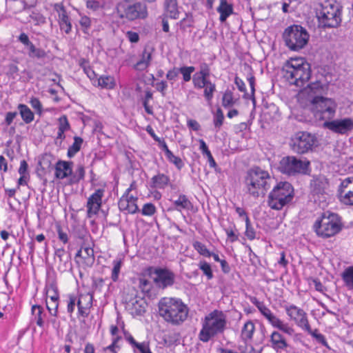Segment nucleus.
<instances>
[{
    "mask_svg": "<svg viewBox=\"0 0 353 353\" xmlns=\"http://www.w3.org/2000/svg\"><path fill=\"white\" fill-rule=\"evenodd\" d=\"M323 90L322 83L317 81L308 84L303 92L307 94L308 100L314 106L316 117L329 119L334 117L337 105L333 99L321 96Z\"/></svg>",
    "mask_w": 353,
    "mask_h": 353,
    "instance_id": "1",
    "label": "nucleus"
},
{
    "mask_svg": "<svg viewBox=\"0 0 353 353\" xmlns=\"http://www.w3.org/2000/svg\"><path fill=\"white\" fill-rule=\"evenodd\" d=\"M283 78L290 84L303 87L311 77V65L303 58H291L284 63Z\"/></svg>",
    "mask_w": 353,
    "mask_h": 353,
    "instance_id": "2",
    "label": "nucleus"
},
{
    "mask_svg": "<svg viewBox=\"0 0 353 353\" xmlns=\"http://www.w3.org/2000/svg\"><path fill=\"white\" fill-rule=\"evenodd\" d=\"M272 181L273 179L267 171L254 167L248 171L244 179L246 192L254 198L264 196Z\"/></svg>",
    "mask_w": 353,
    "mask_h": 353,
    "instance_id": "3",
    "label": "nucleus"
},
{
    "mask_svg": "<svg viewBox=\"0 0 353 353\" xmlns=\"http://www.w3.org/2000/svg\"><path fill=\"white\" fill-rule=\"evenodd\" d=\"M158 306L159 315L168 323L177 325L187 319L188 308L181 299L164 297Z\"/></svg>",
    "mask_w": 353,
    "mask_h": 353,
    "instance_id": "4",
    "label": "nucleus"
},
{
    "mask_svg": "<svg viewBox=\"0 0 353 353\" xmlns=\"http://www.w3.org/2000/svg\"><path fill=\"white\" fill-rule=\"evenodd\" d=\"M343 228L341 217L336 213L329 211L323 213L313 225L318 236L327 239L339 233Z\"/></svg>",
    "mask_w": 353,
    "mask_h": 353,
    "instance_id": "5",
    "label": "nucleus"
},
{
    "mask_svg": "<svg viewBox=\"0 0 353 353\" xmlns=\"http://www.w3.org/2000/svg\"><path fill=\"white\" fill-rule=\"evenodd\" d=\"M342 10L343 6L336 1L321 5L316 12L319 26L323 29L339 28L342 22Z\"/></svg>",
    "mask_w": 353,
    "mask_h": 353,
    "instance_id": "6",
    "label": "nucleus"
},
{
    "mask_svg": "<svg viewBox=\"0 0 353 353\" xmlns=\"http://www.w3.org/2000/svg\"><path fill=\"white\" fill-rule=\"evenodd\" d=\"M226 325V317L222 311L214 310L205 318L200 331V341L208 342L219 333H222Z\"/></svg>",
    "mask_w": 353,
    "mask_h": 353,
    "instance_id": "7",
    "label": "nucleus"
},
{
    "mask_svg": "<svg viewBox=\"0 0 353 353\" xmlns=\"http://www.w3.org/2000/svg\"><path fill=\"white\" fill-rule=\"evenodd\" d=\"M294 198V188L287 181H280L274 186L268 195V205L273 210H281L290 203Z\"/></svg>",
    "mask_w": 353,
    "mask_h": 353,
    "instance_id": "8",
    "label": "nucleus"
},
{
    "mask_svg": "<svg viewBox=\"0 0 353 353\" xmlns=\"http://www.w3.org/2000/svg\"><path fill=\"white\" fill-rule=\"evenodd\" d=\"M285 46L291 50L299 51L308 43L310 34L301 25H292L286 28L283 33Z\"/></svg>",
    "mask_w": 353,
    "mask_h": 353,
    "instance_id": "9",
    "label": "nucleus"
},
{
    "mask_svg": "<svg viewBox=\"0 0 353 353\" xmlns=\"http://www.w3.org/2000/svg\"><path fill=\"white\" fill-rule=\"evenodd\" d=\"M310 162L302 160L295 156H286L283 157L278 165V170L282 174L288 176H296L307 174L310 171Z\"/></svg>",
    "mask_w": 353,
    "mask_h": 353,
    "instance_id": "10",
    "label": "nucleus"
},
{
    "mask_svg": "<svg viewBox=\"0 0 353 353\" xmlns=\"http://www.w3.org/2000/svg\"><path fill=\"white\" fill-rule=\"evenodd\" d=\"M290 146L295 153L304 154L312 152L318 146V139L314 134L300 131L292 137Z\"/></svg>",
    "mask_w": 353,
    "mask_h": 353,
    "instance_id": "11",
    "label": "nucleus"
},
{
    "mask_svg": "<svg viewBox=\"0 0 353 353\" xmlns=\"http://www.w3.org/2000/svg\"><path fill=\"white\" fill-rule=\"evenodd\" d=\"M126 3L120 6L122 10L117 8V13L120 19L133 21L148 17V7L145 2L137 0Z\"/></svg>",
    "mask_w": 353,
    "mask_h": 353,
    "instance_id": "12",
    "label": "nucleus"
},
{
    "mask_svg": "<svg viewBox=\"0 0 353 353\" xmlns=\"http://www.w3.org/2000/svg\"><path fill=\"white\" fill-rule=\"evenodd\" d=\"M145 274L161 289L172 286L176 279L175 274L167 268L149 266L145 269Z\"/></svg>",
    "mask_w": 353,
    "mask_h": 353,
    "instance_id": "13",
    "label": "nucleus"
},
{
    "mask_svg": "<svg viewBox=\"0 0 353 353\" xmlns=\"http://www.w3.org/2000/svg\"><path fill=\"white\" fill-rule=\"evenodd\" d=\"M252 303L274 327L278 328L279 330L290 336L294 334V329L276 317L263 302H261L255 298Z\"/></svg>",
    "mask_w": 353,
    "mask_h": 353,
    "instance_id": "14",
    "label": "nucleus"
},
{
    "mask_svg": "<svg viewBox=\"0 0 353 353\" xmlns=\"http://www.w3.org/2000/svg\"><path fill=\"white\" fill-rule=\"evenodd\" d=\"M203 88V96L207 102L210 104L216 91V85L211 81V74L208 66L200 65V89Z\"/></svg>",
    "mask_w": 353,
    "mask_h": 353,
    "instance_id": "15",
    "label": "nucleus"
},
{
    "mask_svg": "<svg viewBox=\"0 0 353 353\" xmlns=\"http://www.w3.org/2000/svg\"><path fill=\"white\" fill-rule=\"evenodd\" d=\"M337 197L342 203L353 206V177L341 180L337 189Z\"/></svg>",
    "mask_w": 353,
    "mask_h": 353,
    "instance_id": "16",
    "label": "nucleus"
},
{
    "mask_svg": "<svg viewBox=\"0 0 353 353\" xmlns=\"http://www.w3.org/2000/svg\"><path fill=\"white\" fill-rule=\"evenodd\" d=\"M323 127L334 133L345 134L353 130V119L351 118H344L342 119L327 121L324 122Z\"/></svg>",
    "mask_w": 353,
    "mask_h": 353,
    "instance_id": "17",
    "label": "nucleus"
},
{
    "mask_svg": "<svg viewBox=\"0 0 353 353\" xmlns=\"http://www.w3.org/2000/svg\"><path fill=\"white\" fill-rule=\"evenodd\" d=\"M104 192V189H98L88 199L86 203L88 218L90 219L99 213L102 205V198Z\"/></svg>",
    "mask_w": 353,
    "mask_h": 353,
    "instance_id": "18",
    "label": "nucleus"
},
{
    "mask_svg": "<svg viewBox=\"0 0 353 353\" xmlns=\"http://www.w3.org/2000/svg\"><path fill=\"white\" fill-rule=\"evenodd\" d=\"M287 314L293 320L296 324L303 329L304 327L309 329V321L307 313L302 309L294 305H287L285 307Z\"/></svg>",
    "mask_w": 353,
    "mask_h": 353,
    "instance_id": "19",
    "label": "nucleus"
},
{
    "mask_svg": "<svg viewBox=\"0 0 353 353\" xmlns=\"http://www.w3.org/2000/svg\"><path fill=\"white\" fill-rule=\"evenodd\" d=\"M54 259L58 263L57 269L59 272H64L72 269L71 254L63 248L55 249Z\"/></svg>",
    "mask_w": 353,
    "mask_h": 353,
    "instance_id": "20",
    "label": "nucleus"
},
{
    "mask_svg": "<svg viewBox=\"0 0 353 353\" xmlns=\"http://www.w3.org/2000/svg\"><path fill=\"white\" fill-rule=\"evenodd\" d=\"M54 10L58 12L60 30L66 34H69L72 31V22L65 6L61 3H56Z\"/></svg>",
    "mask_w": 353,
    "mask_h": 353,
    "instance_id": "21",
    "label": "nucleus"
},
{
    "mask_svg": "<svg viewBox=\"0 0 353 353\" xmlns=\"http://www.w3.org/2000/svg\"><path fill=\"white\" fill-rule=\"evenodd\" d=\"M92 295L90 294H80L78 297L77 306L78 308L77 315L78 317L82 316L87 318L90 314V308L92 305Z\"/></svg>",
    "mask_w": 353,
    "mask_h": 353,
    "instance_id": "22",
    "label": "nucleus"
},
{
    "mask_svg": "<svg viewBox=\"0 0 353 353\" xmlns=\"http://www.w3.org/2000/svg\"><path fill=\"white\" fill-rule=\"evenodd\" d=\"M72 161L59 160L54 167L55 177L58 179H65L72 174Z\"/></svg>",
    "mask_w": 353,
    "mask_h": 353,
    "instance_id": "23",
    "label": "nucleus"
},
{
    "mask_svg": "<svg viewBox=\"0 0 353 353\" xmlns=\"http://www.w3.org/2000/svg\"><path fill=\"white\" fill-rule=\"evenodd\" d=\"M154 48L152 46H146L141 54V59L134 65L136 70L143 71L150 65L152 57V54Z\"/></svg>",
    "mask_w": 353,
    "mask_h": 353,
    "instance_id": "24",
    "label": "nucleus"
},
{
    "mask_svg": "<svg viewBox=\"0 0 353 353\" xmlns=\"http://www.w3.org/2000/svg\"><path fill=\"white\" fill-rule=\"evenodd\" d=\"M327 186V178L321 174L314 176L310 182L311 190L316 194H323Z\"/></svg>",
    "mask_w": 353,
    "mask_h": 353,
    "instance_id": "25",
    "label": "nucleus"
},
{
    "mask_svg": "<svg viewBox=\"0 0 353 353\" xmlns=\"http://www.w3.org/2000/svg\"><path fill=\"white\" fill-rule=\"evenodd\" d=\"M271 347L276 352H281L288 347L285 337L279 332L274 331L270 336Z\"/></svg>",
    "mask_w": 353,
    "mask_h": 353,
    "instance_id": "26",
    "label": "nucleus"
},
{
    "mask_svg": "<svg viewBox=\"0 0 353 353\" xmlns=\"http://www.w3.org/2000/svg\"><path fill=\"white\" fill-rule=\"evenodd\" d=\"M28 57L38 61L39 65L45 63V59L47 58V52L41 48H37L34 44L25 52Z\"/></svg>",
    "mask_w": 353,
    "mask_h": 353,
    "instance_id": "27",
    "label": "nucleus"
},
{
    "mask_svg": "<svg viewBox=\"0 0 353 353\" xmlns=\"http://www.w3.org/2000/svg\"><path fill=\"white\" fill-rule=\"evenodd\" d=\"M118 206L120 211H126L129 214H135L140 212L137 203L129 201L125 196H121L118 202Z\"/></svg>",
    "mask_w": 353,
    "mask_h": 353,
    "instance_id": "28",
    "label": "nucleus"
},
{
    "mask_svg": "<svg viewBox=\"0 0 353 353\" xmlns=\"http://www.w3.org/2000/svg\"><path fill=\"white\" fill-rule=\"evenodd\" d=\"M200 150L204 158H206L209 165L211 168H214L216 172H221V169L217 166L215 160L214 159L211 152L210 151L205 142L200 139Z\"/></svg>",
    "mask_w": 353,
    "mask_h": 353,
    "instance_id": "29",
    "label": "nucleus"
},
{
    "mask_svg": "<svg viewBox=\"0 0 353 353\" xmlns=\"http://www.w3.org/2000/svg\"><path fill=\"white\" fill-rule=\"evenodd\" d=\"M169 181L170 179L168 176L164 174L159 173L151 179L150 185L152 189H164L168 184Z\"/></svg>",
    "mask_w": 353,
    "mask_h": 353,
    "instance_id": "30",
    "label": "nucleus"
},
{
    "mask_svg": "<svg viewBox=\"0 0 353 353\" xmlns=\"http://www.w3.org/2000/svg\"><path fill=\"white\" fill-rule=\"evenodd\" d=\"M217 12L220 13L219 20L224 22L233 12V6L228 3L227 0H220V4L217 8Z\"/></svg>",
    "mask_w": 353,
    "mask_h": 353,
    "instance_id": "31",
    "label": "nucleus"
},
{
    "mask_svg": "<svg viewBox=\"0 0 353 353\" xmlns=\"http://www.w3.org/2000/svg\"><path fill=\"white\" fill-rule=\"evenodd\" d=\"M32 314L34 316V320L36 321L37 325L43 328L45 325L44 318L46 314L44 313V309L40 305H34L31 308Z\"/></svg>",
    "mask_w": 353,
    "mask_h": 353,
    "instance_id": "32",
    "label": "nucleus"
},
{
    "mask_svg": "<svg viewBox=\"0 0 353 353\" xmlns=\"http://www.w3.org/2000/svg\"><path fill=\"white\" fill-rule=\"evenodd\" d=\"M17 109L25 123L29 124L34 121V114L28 105L19 103L17 106Z\"/></svg>",
    "mask_w": 353,
    "mask_h": 353,
    "instance_id": "33",
    "label": "nucleus"
},
{
    "mask_svg": "<svg viewBox=\"0 0 353 353\" xmlns=\"http://www.w3.org/2000/svg\"><path fill=\"white\" fill-rule=\"evenodd\" d=\"M85 174V168L83 165H78L74 172L70 175L68 184L72 185L78 184L81 180L84 179Z\"/></svg>",
    "mask_w": 353,
    "mask_h": 353,
    "instance_id": "34",
    "label": "nucleus"
},
{
    "mask_svg": "<svg viewBox=\"0 0 353 353\" xmlns=\"http://www.w3.org/2000/svg\"><path fill=\"white\" fill-rule=\"evenodd\" d=\"M97 85L103 89L112 90L116 86V81L112 76L102 75L97 79Z\"/></svg>",
    "mask_w": 353,
    "mask_h": 353,
    "instance_id": "35",
    "label": "nucleus"
},
{
    "mask_svg": "<svg viewBox=\"0 0 353 353\" xmlns=\"http://www.w3.org/2000/svg\"><path fill=\"white\" fill-rule=\"evenodd\" d=\"M238 99L234 97L233 91L227 89L223 94L221 99L222 106L225 108H231L237 102Z\"/></svg>",
    "mask_w": 353,
    "mask_h": 353,
    "instance_id": "36",
    "label": "nucleus"
},
{
    "mask_svg": "<svg viewBox=\"0 0 353 353\" xmlns=\"http://www.w3.org/2000/svg\"><path fill=\"white\" fill-rule=\"evenodd\" d=\"M73 139L74 142L70 146H69L67 152V156L70 159L74 157L77 153L80 151L83 143V139L80 137L75 136Z\"/></svg>",
    "mask_w": 353,
    "mask_h": 353,
    "instance_id": "37",
    "label": "nucleus"
},
{
    "mask_svg": "<svg viewBox=\"0 0 353 353\" xmlns=\"http://www.w3.org/2000/svg\"><path fill=\"white\" fill-rule=\"evenodd\" d=\"M166 16L171 19H177L179 12L178 10L177 1L164 3Z\"/></svg>",
    "mask_w": 353,
    "mask_h": 353,
    "instance_id": "38",
    "label": "nucleus"
},
{
    "mask_svg": "<svg viewBox=\"0 0 353 353\" xmlns=\"http://www.w3.org/2000/svg\"><path fill=\"white\" fill-rule=\"evenodd\" d=\"M174 208L181 211L182 209H190L192 208L191 202L185 195H180L177 200L173 202Z\"/></svg>",
    "mask_w": 353,
    "mask_h": 353,
    "instance_id": "39",
    "label": "nucleus"
},
{
    "mask_svg": "<svg viewBox=\"0 0 353 353\" xmlns=\"http://www.w3.org/2000/svg\"><path fill=\"white\" fill-rule=\"evenodd\" d=\"M254 330V324L251 321H247L244 324V326L241 330L242 339L245 341L251 339L252 338Z\"/></svg>",
    "mask_w": 353,
    "mask_h": 353,
    "instance_id": "40",
    "label": "nucleus"
},
{
    "mask_svg": "<svg viewBox=\"0 0 353 353\" xmlns=\"http://www.w3.org/2000/svg\"><path fill=\"white\" fill-rule=\"evenodd\" d=\"M139 287L141 292L148 296H151V290L153 288V284L148 279L140 278L139 279Z\"/></svg>",
    "mask_w": 353,
    "mask_h": 353,
    "instance_id": "41",
    "label": "nucleus"
},
{
    "mask_svg": "<svg viewBox=\"0 0 353 353\" xmlns=\"http://www.w3.org/2000/svg\"><path fill=\"white\" fill-rule=\"evenodd\" d=\"M342 279L345 285L350 289L353 290V266L347 268L342 274Z\"/></svg>",
    "mask_w": 353,
    "mask_h": 353,
    "instance_id": "42",
    "label": "nucleus"
},
{
    "mask_svg": "<svg viewBox=\"0 0 353 353\" xmlns=\"http://www.w3.org/2000/svg\"><path fill=\"white\" fill-rule=\"evenodd\" d=\"M200 270L202 271L203 276H206L208 281L214 278L212 266L205 261H200Z\"/></svg>",
    "mask_w": 353,
    "mask_h": 353,
    "instance_id": "43",
    "label": "nucleus"
},
{
    "mask_svg": "<svg viewBox=\"0 0 353 353\" xmlns=\"http://www.w3.org/2000/svg\"><path fill=\"white\" fill-rule=\"evenodd\" d=\"M145 97L142 99V104L145 109V111L150 115H152L154 114L152 108L149 105L148 103L149 101L152 99L153 98V94L150 89L148 88L145 91Z\"/></svg>",
    "mask_w": 353,
    "mask_h": 353,
    "instance_id": "44",
    "label": "nucleus"
},
{
    "mask_svg": "<svg viewBox=\"0 0 353 353\" xmlns=\"http://www.w3.org/2000/svg\"><path fill=\"white\" fill-rule=\"evenodd\" d=\"M112 264L113 268L112 270L111 279L114 282H116L119 279V275L123 265V261L121 259H117L113 261Z\"/></svg>",
    "mask_w": 353,
    "mask_h": 353,
    "instance_id": "45",
    "label": "nucleus"
},
{
    "mask_svg": "<svg viewBox=\"0 0 353 353\" xmlns=\"http://www.w3.org/2000/svg\"><path fill=\"white\" fill-rule=\"evenodd\" d=\"M67 297V312L69 314L70 316L72 317L75 306L77 305L78 298L74 294H68Z\"/></svg>",
    "mask_w": 353,
    "mask_h": 353,
    "instance_id": "46",
    "label": "nucleus"
},
{
    "mask_svg": "<svg viewBox=\"0 0 353 353\" xmlns=\"http://www.w3.org/2000/svg\"><path fill=\"white\" fill-rule=\"evenodd\" d=\"M224 231L227 234L228 241L230 242L233 243L239 239L238 234L236 233L237 230L234 224H232L228 228H224Z\"/></svg>",
    "mask_w": 353,
    "mask_h": 353,
    "instance_id": "47",
    "label": "nucleus"
},
{
    "mask_svg": "<svg viewBox=\"0 0 353 353\" xmlns=\"http://www.w3.org/2000/svg\"><path fill=\"white\" fill-rule=\"evenodd\" d=\"M17 41L23 45L24 52L34 45L29 36L23 32L17 37Z\"/></svg>",
    "mask_w": 353,
    "mask_h": 353,
    "instance_id": "48",
    "label": "nucleus"
},
{
    "mask_svg": "<svg viewBox=\"0 0 353 353\" xmlns=\"http://www.w3.org/2000/svg\"><path fill=\"white\" fill-rule=\"evenodd\" d=\"M245 222V228H246L245 232V235L247 236V238L249 240L252 241L256 238V232H255L254 228L251 225L249 216H246Z\"/></svg>",
    "mask_w": 353,
    "mask_h": 353,
    "instance_id": "49",
    "label": "nucleus"
},
{
    "mask_svg": "<svg viewBox=\"0 0 353 353\" xmlns=\"http://www.w3.org/2000/svg\"><path fill=\"white\" fill-rule=\"evenodd\" d=\"M85 256L83 259L85 260V263L87 265L91 266L94 262V250L92 248L85 247L83 248Z\"/></svg>",
    "mask_w": 353,
    "mask_h": 353,
    "instance_id": "50",
    "label": "nucleus"
},
{
    "mask_svg": "<svg viewBox=\"0 0 353 353\" xmlns=\"http://www.w3.org/2000/svg\"><path fill=\"white\" fill-rule=\"evenodd\" d=\"M45 291L46 294L52 292H59L57 283L54 278H48L46 282Z\"/></svg>",
    "mask_w": 353,
    "mask_h": 353,
    "instance_id": "51",
    "label": "nucleus"
},
{
    "mask_svg": "<svg viewBox=\"0 0 353 353\" xmlns=\"http://www.w3.org/2000/svg\"><path fill=\"white\" fill-rule=\"evenodd\" d=\"M46 305L49 314L53 317H57L59 301H48L46 300Z\"/></svg>",
    "mask_w": 353,
    "mask_h": 353,
    "instance_id": "52",
    "label": "nucleus"
},
{
    "mask_svg": "<svg viewBox=\"0 0 353 353\" xmlns=\"http://www.w3.org/2000/svg\"><path fill=\"white\" fill-rule=\"evenodd\" d=\"M79 24L82 31L85 34H89V29L91 27V19L90 17L84 15L81 16L79 20Z\"/></svg>",
    "mask_w": 353,
    "mask_h": 353,
    "instance_id": "53",
    "label": "nucleus"
},
{
    "mask_svg": "<svg viewBox=\"0 0 353 353\" xmlns=\"http://www.w3.org/2000/svg\"><path fill=\"white\" fill-rule=\"evenodd\" d=\"M194 71V67L189 66V67H181L179 68V73H181L183 74V81L187 82L191 79V74Z\"/></svg>",
    "mask_w": 353,
    "mask_h": 353,
    "instance_id": "54",
    "label": "nucleus"
},
{
    "mask_svg": "<svg viewBox=\"0 0 353 353\" xmlns=\"http://www.w3.org/2000/svg\"><path fill=\"white\" fill-rule=\"evenodd\" d=\"M169 162L173 163L178 169H181L183 166L181 159L175 156L172 152L165 155Z\"/></svg>",
    "mask_w": 353,
    "mask_h": 353,
    "instance_id": "55",
    "label": "nucleus"
},
{
    "mask_svg": "<svg viewBox=\"0 0 353 353\" xmlns=\"http://www.w3.org/2000/svg\"><path fill=\"white\" fill-rule=\"evenodd\" d=\"M141 212L144 216H152L156 212V207L152 203H147L143 205Z\"/></svg>",
    "mask_w": 353,
    "mask_h": 353,
    "instance_id": "56",
    "label": "nucleus"
},
{
    "mask_svg": "<svg viewBox=\"0 0 353 353\" xmlns=\"http://www.w3.org/2000/svg\"><path fill=\"white\" fill-rule=\"evenodd\" d=\"M223 120L224 115L223 111L220 108H219L214 117V124L215 128H220L221 126L223 125Z\"/></svg>",
    "mask_w": 353,
    "mask_h": 353,
    "instance_id": "57",
    "label": "nucleus"
},
{
    "mask_svg": "<svg viewBox=\"0 0 353 353\" xmlns=\"http://www.w3.org/2000/svg\"><path fill=\"white\" fill-rule=\"evenodd\" d=\"M17 115L18 112L17 111L6 112L5 115V119L2 122L1 125H6L7 127L10 126L12 123L14 119L17 117Z\"/></svg>",
    "mask_w": 353,
    "mask_h": 353,
    "instance_id": "58",
    "label": "nucleus"
},
{
    "mask_svg": "<svg viewBox=\"0 0 353 353\" xmlns=\"http://www.w3.org/2000/svg\"><path fill=\"white\" fill-rule=\"evenodd\" d=\"M59 130L66 132L70 129V125L68 122V117L65 115H62L59 119Z\"/></svg>",
    "mask_w": 353,
    "mask_h": 353,
    "instance_id": "59",
    "label": "nucleus"
},
{
    "mask_svg": "<svg viewBox=\"0 0 353 353\" xmlns=\"http://www.w3.org/2000/svg\"><path fill=\"white\" fill-rule=\"evenodd\" d=\"M18 5L17 8L14 10V12H20L26 10H29L34 7L33 5L28 4L24 0H13Z\"/></svg>",
    "mask_w": 353,
    "mask_h": 353,
    "instance_id": "60",
    "label": "nucleus"
},
{
    "mask_svg": "<svg viewBox=\"0 0 353 353\" xmlns=\"http://www.w3.org/2000/svg\"><path fill=\"white\" fill-rule=\"evenodd\" d=\"M150 347L149 343L148 342H142V343H137V345H135L132 349L133 352L134 353H145L147 352V350H148Z\"/></svg>",
    "mask_w": 353,
    "mask_h": 353,
    "instance_id": "61",
    "label": "nucleus"
},
{
    "mask_svg": "<svg viewBox=\"0 0 353 353\" xmlns=\"http://www.w3.org/2000/svg\"><path fill=\"white\" fill-rule=\"evenodd\" d=\"M234 83L236 85L237 88L240 92H244V98L248 99V94L246 92V88L243 81L239 77L236 76L234 78Z\"/></svg>",
    "mask_w": 353,
    "mask_h": 353,
    "instance_id": "62",
    "label": "nucleus"
},
{
    "mask_svg": "<svg viewBox=\"0 0 353 353\" xmlns=\"http://www.w3.org/2000/svg\"><path fill=\"white\" fill-rule=\"evenodd\" d=\"M30 103L32 107L36 110L37 112L39 114H42V105L38 98L32 97L30 101Z\"/></svg>",
    "mask_w": 353,
    "mask_h": 353,
    "instance_id": "63",
    "label": "nucleus"
},
{
    "mask_svg": "<svg viewBox=\"0 0 353 353\" xmlns=\"http://www.w3.org/2000/svg\"><path fill=\"white\" fill-rule=\"evenodd\" d=\"M104 280L102 278H92V288L94 290L100 291L103 286Z\"/></svg>",
    "mask_w": 353,
    "mask_h": 353,
    "instance_id": "64",
    "label": "nucleus"
}]
</instances>
